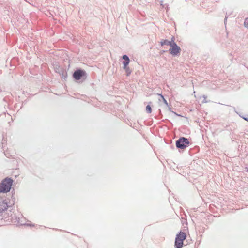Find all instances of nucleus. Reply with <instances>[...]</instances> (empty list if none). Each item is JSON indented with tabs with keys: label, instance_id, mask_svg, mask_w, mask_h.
<instances>
[{
	"label": "nucleus",
	"instance_id": "6",
	"mask_svg": "<svg viewBox=\"0 0 248 248\" xmlns=\"http://www.w3.org/2000/svg\"><path fill=\"white\" fill-rule=\"evenodd\" d=\"M8 200L5 199L0 203V213L7 209L8 207Z\"/></svg>",
	"mask_w": 248,
	"mask_h": 248
},
{
	"label": "nucleus",
	"instance_id": "4",
	"mask_svg": "<svg viewBox=\"0 0 248 248\" xmlns=\"http://www.w3.org/2000/svg\"><path fill=\"white\" fill-rule=\"evenodd\" d=\"M170 48L169 49L170 53L172 55H177L181 51L180 47L173 41V43L170 45Z\"/></svg>",
	"mask_w": 248,
	"mask_h": 248
},
{
	"label": "nucleus",
	"instance_id": "12",
	"mask_svg": "<svg viewBox=\"0 0 248 248\" xmlns=\"http://www.w3.org/2000/svg\"><path fill=\"white\" fill-rule=\"evenodd\" d=\"M245 26L248 29V18L245 19L244 21Z\"/></svg>",
	"mask_w": 248,
	"mask_h": 248
},
{
	"label": "nucleus",
	"instance_id": "9",
	"mask_svg": "<svg viewBox=\"0 0 248 248\" xmlns=\"http://www.w3.org/2000/svg\"><path fill=\"white\" fill-rule=\"evenodd\" d=\"M146 111L148 113H151L152 112V108L150 105H147L146 107Z\"/></svg>",
	"mask_w": 248,
	"mask_h": 248
},
{
	"label": "nucleus",
	"instance_id": "8",
	"mask_svg": "<svg viewBox=\"0 0 248 248\" xmlns=\"http://www.w3.org/2000/svg\"><path fill=\"white\" fill-rule=\"evenodd\" d=\"M173 43V41H169L167 40H164L161 42V46H163V45H165L170 46V44H171V43Z\"/></svg>",
	"mask_w": 248,
	"mask_h": 248
},
{
	"label": "nucleus",
	"instance_id": "13",
	"mask_svg": "<svg viewBox=\"0 0 248 248\" xmlns=\"http://www.w3.org/2000/svg\"><path fill=\"white\" fill-rule=\"evenodd\" d=\"M246 121H247V122H248V117L247 118H243Z\"/></svg>",
	"mask_w": 248,
	"mask_h": 248
},
{
	"label": "nucleus",
	"instance_id": "2",
	"mask_svg": "<svg viewBox=\"0 0 248 248\" xmlns=\"http://www.w3.org/2000/svg\"><path fill=\"white\" fill-rule=\"evenodd\" d=\"M186 239L185 232H180L176 235L175 241V247L177 248H181L183 246V242Z\"/></svg>",
	"mask_w": 248,
	"mask_h": 248
},
{
	"label": "nucleus",
	"instance_id": "1",
	"mask_svg": "<svg viewBox=\"0 0 248 248\" xmlns=\"http://www.w3.org/2000/svg\"><path fill=\"white\" fill-rule=\"evenodd\" d=\"M13 180L11 178H6L4 179L0 184V192H9L12 186Z\"/></svg>",
	"mask_w": 248,
	"mask_h": 248
},
{
	"label": "nucleus",
	"instance_id": "3",
	"mask_svg": "<svg viewBox=\"0 0 248 248\" xmlns=\"http://www.w3.org/2000/svg\"><path fill=\"white\" fill-rule=\"evenodd\" d=\"M189 144V142L187 139L182 137L180 138L176 143V145L177 148L184 149L187 147Z\"/></svg>",
	"mask_w": 248,
	"mask_h": 248
},
{
	"label": "nucleus",
	"instance_id": "10",
	"mask_svg": "<svg viewBox=\"0 0 248 248\" xmlns=\"http://www.w3.org/2000/svg\"><path fill=\"white\" fill-rule=\"evenodd\" d=\"M159 95L160 96L161 98L163 100V102L166 105V106H168V102H167V100L164 98V96L162 94H159Z\"/></svg>",
	"mask_w": 248,
	"mask_h": 248
},
{
	"label": "nucleus",
	"instance_id": "5",
	"mask_svg": "<svg viewBox=\"0 0 248 248\" xmlns=\"http://www.w3.org/2000/svg\"><path fill=\"white\" fill-rule=\"evenodd\" d=\"M86 73L84 70L78 69L74 72L73 76L76 80H79L81 78L86 75Z\"/></svg>",
	"mask_w": 248,
	"mask_h": 248
},
{
	"label": "nucleus",
	"instance_id": "11",
	"mask_svg": "<svg viewBox=\"0 0 248 248\" xmlns=\"http://www.w3.org/2000/svg\"><path fill=\"white\" fill-rule=\"evenodd\" d=\"M124 69H125V72L126 73V75L127 76H129L131 73V70H130V68L127 66V67H126L125 68H124Z\"/></svg>",
	"mask_w": 248,
	"mask_h": 248
},
{
	"label": "nucleus",
	"instance_id": "7",
	"mask_svg": "<svg viewBox=\"0 0 248 248\" xmlns=\"http://www.w3.org/2000/svg\"><path fill=\"white\" fill-rule=\"evenodd\" d=\"M123 59L124 60L123 62V64H124L123 68H125L126 67H127L128 66V65L129 64V62H130V60H129L128 57L126 55H124L123 56Z\"/></svg>",
	"mask_w": 248,
	"mask_h": 248
}]
</instances>
